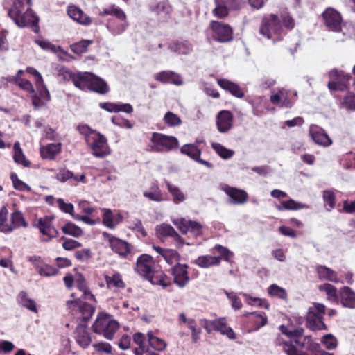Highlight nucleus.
Returning <instances> with one entry per match:
<instances>
[{
    "instance_id": "obj_17",
    "label": "nucleus",
    "mask_w": 355,
    "mask_h": 355,
    "mask_svg": "<svg viewBox=\"0 0 355 355\" xmlns=\"http://www.w3.org/2000/svg\"><path fill=\"white\" fill-rule=\"evenodd\" d=\"M104 237L109 241L112 250L117 253L120 257H126L130 252V248L128 243L119 238L104 232Z\"/></svg>"
},
{
    "instance_id": "obj_2",
    "label": "nucleus",
    "mask_w": 355,
    "mask_h": 355,
    "mask_svg": "<svg viewBox=\"0 0 355 355\" xmlns=\"http://www.w3.org/2000/svg\"><path fill=\"white\" fill-rule=\"evenodd\" d=\"M30 6L31 3L15 0L9 9V16L19 27L34 26L37 24L39 19L30 8Z\"/></svg>"
},
{
    "instance_id": "obj_33",
    "label": "nucleus",
    "mask_w": 355,
    "mask_h": 355,
    "mask_svg": "<svg viewBox=\"0 0 355 355\" xmlns=\"http://www.w3.org/2000/svg\"><path fill=\"white\" fill-rule=\"evenodd\" d=\"M322 312H308L306 315V325L312 330L325 329L326 326L322 321Z\"/></svg>"
},
{
    "instance_id": "obj_18",
    "label": "nucleus",
    "mask_w": 355,
    "mask_h": 355,
    "mask_svg": "<svg viewBox=\"0 0 355 355\" xmlns=\"http://www.w3.org/2000/svg\"><path fill=\"white\" fill-rule=\"evenodd\" d=\"M293 95L285 89H279L277 92H274L270 96V101L273 105L277 106L290 107L293 103L291 98Z\"/></svg>"
},
{
    "instance_id": "obj_12",
    "label": "nucleus",
    "mask_w": 355,
    "mask_h": 355,
    "mask_svg": "<svg viewBox=\"0 0 355 355\" xmlns=\"http://www.w3.org/2000/svg\"><path fill=\"white\" fill-rule=\"evenodd\" d=\"M209 29L211 31L214 39L219 42H227L232 39L233 30L228 24L212 21Z\"/></svg>"
},
{
    "instance_id": "obj_9",
    "label": "nucleus",
    "mask_w": 355,
    "mask_h": 355,
    "mask_svg": "<svg viewBox=\"0 0 355 355\" xmlns=\"http://www.w3.org/2000/svg\"><path fill=\"white\" fill-rule=\"evenodd\" d=\"M171 222L182 233H190L194 238L202 234V225L197 221L187 220L184 218H171Z\"/></svg>"
},
{
    "instance_id": "obj_59",
    "label": "nucleus",
    "mask_w": 355,
    "mask_h": 355,
    "mask_svg": "<svg viewBox=\"0 0 355 355\" xmlns=\"http://www.w3.org/2000/svg\"><path fill=\"white\" fill-rule=\"evenodd\" d=\"M99 15L104 17L107 15H113L114 17H123V11L116 6L115 5H112L105 9H103L99 12Z\"/></svg>"
},
{
    "instance_id": "obj_23",
    "label": "nucleus",
    "mask_w": 355,
    "mask_h": 355,
    "mask_svg": "<svg viewBox=\"0 0 355 355\" xmlns=\"http://www.w3.org/2000/svg\"><path fill=\"white\" fill-rule=\"evenodd\" d=\"M67 12L71 19L82 26H87L92 23V18L76 6H68Z\"/></svg>"
},
{
    "instance_id": "obj_13",
    "label": "nucleus",
    "mask_w": 355,
    "mask_h": 355,
    "mask_svg": "<svg viewBox=\"0 0 355 355\" xmlns=\"http://www.w3.org/2000/svg\"><path fill=\"white\" fill-rule=\"evenodd\" d=\"M330 80L328 87L330 90L343 91L348 87L350 76L339 71L337 69L331 70L329 73Z\"/></svg>"
},
{
    "instance_id": "obj_39",
    "label": "nucleus",
    "mask_w": 355,
    "mask_h": 355,
    "mask_svg": "<svg viewBox=\"0 0 355 355\" xmlns=\"http://www.w3.org/2000/svg\"><path fill=\"white\" fill-rule=\"evenodd\" d=\"M317 272L320 279L332 282L334 283H338L340 282L337 273L324 266H319L317 268Z\"/></svg>"
},
{
    "instance_id": "obj_50",
    "label": "nucleus",
    "mask_w": 355,
    "mask_h": 355,
    "mask_svg": "<svg viewBox=\"0 0 355 355\" xmlns=\"http://www.w3.org/2000/svg\"><path fill=\"white\" fill-rule=\"evenodd\" d=\"M17 302L23 307L29 309L30 311H36L37 306L33 300L28 297L27 294L24 292H21L17 296Z\"/></svg>"
},
{
    "instance_id": "obj_29",
    "label": "nucleus",
    "mask_w": 355,
    "mask_h": 355,
    "mask_svg": "<svg viewBox=\"0 0 355 355\" xmlns=\"http://www.w3.org/2000/svg\"><path fill=\"white\" fill-rule=\"evenodd\" d=\"M155 79L163 83H171L175 85H182L184 82L182 77L171 71H163L154 76Z\"/></svg>"
},
{
    "instance_id": "obj_51",
    "label": "nucleus",
    "mask_w": 355,
    "mask_h": 355,
    "mask_svg": "<svg viewBox=\"0 0 355 355\" xmlns=\"http://www.w3.org/2000/svg\"><path fill=\"white\" fill-rule=\"evenodd\" d=\"M340 107L347 111H355V94L347 93L340 102Z\"/></svg>"
},
{
    "instance_id": "obj_35",
    "label": "nucleus",
    "mask_w": 355,
    "mask_h": 355,
    "mask_svg": "<svg viewBox=\"0 0 355 355\" xmlns=\"http://www.w3.org/2000/svg\"><path fill=\"white\" fill-rule=\"evenodd\" d=\"M217 83L221 88L228 91L233 96L237 98H242L244 96L243 90L237 84L227 79H218Z\"/></svg>"
},
{
    "instance_id": "obj_31",
    "label": "nucleus",
    "mask_w": 355,
    "mask_h": 355,
    "mask_svg": "<svg viewBox=\"0 0 355 355\" xmlns=\"http://www.w3.org/2000/svg\"><path fill=\"white\" fill-rule=\"evenodd\" d=\"M340 301L348 309H355V292L348 286L343 287L339 291Z\"/></svg>"
},
{
    "instance_id": "obj_25",
    "label": "nucleus",
    "mask_w": 355,
    "mask_h": 355,
    "mask_svg": "<svg viewBox=\"0 0 355 355\" xmlns=\"http://www.w3.org/2000/svg\"><path fill=\"white\" fill-rule=\"evenodd\" d=\"M216 125L220 132H228L233 126V114L227 110L220 111L216 116Z\"/></svg>"
},
{
    "instance_id": "obj_19",
    "label": "nucleus",
    "mask_w": 355,
    "mask_h": 355,
    "mask_svg": "<svg viewBox=\"0 0 355 355\" xmlns=\"http://www.w3.org/2000/svg\"><path fill=\"white\" fill-rule=\"evenodd\" d=\"M26 71L33 76L35 87L38 94L40 95L42 100L49 101L51 98L50 94L46 85H44L43 78L40 73L35 68L31 67H27Z\"/></svg>"
},
{
    "instance_id": "obj_1",
    "label": "nucleus",
    "mask_w": 355,
    "mask_h": 355,
    "mask_svg": "<svg viewBox=\"0 0 355 355\" xmlns=\"http://www.w3.org/2000/svg\"><path fill=\"white\" fill-rule=\"evenodd\" d=\"M78 130L81 135H84L85 141L94 156L103 158L110 154L107 139L103 135L91 129L85 124L78 125Z\"/></svg>"
},
{
    "instance_id": "obj_16",
    "label": "nucleus",
    "mask_w": 355,
    "mask_h": 355,
    "mask_svg": "<svg viewBox=\"0 0 355 355\" xmlns=\"http://www.w3.org/2000/svg\"><path fill=\"white\" fill-rule=\"evenodd\" d=\"M221 190L228 196V202L232 205H244L248 201V195L244 190L227 184L221 185Z\"/></svg>"
},
{
    "instance_id": "obj_10",
    "label": "nucleus",
    "mask_w": 355,
    "mask_h": 355,
    "mask_svg": "<svg viewBox=\"0 0 355 355\" xmlns=\"http://www.w3.org/2000/svg\"><path fill=\"white\" fill-rule=\"evenodd\" d=\"M202 325L209 334L213 331H216L220 332L222 335L226 336L230 339L236 338L234 331L227 326L225 318L213 320H204L202 321Z\"/></svg>"
},
{
    "instance_id": "obj_60",
    "label": "nucleus",
    "mask_w": 355,
    "mask_h": 355,
    "mask_svg": "<svg viewBox=\"0 0 355 355\" xmlns=\"http://www.w3.org/2000/svg\"><path fill=\"white\" fill-rule=\"evenodd\" d=\"M321 343L329 350L336 349L338 345V340L331 334L324 335L321 339Z\"/></svg>"
},
{
    "instance_id": "obj_45",
    "label": "nucleus",
    "mask_w": 355,
    "mask_h": 355,
    "mask_svg": "<svg viewBox=\"0 0 355 355\" xmlns=\"http://www.w3.org/2000/svg\"><path fill=\"white\" fill-rule=\"evenodd\" d=\"M76 341L83 348L88 347L92 342L89 333L83 327L77 329Z\"/></svg>"
},
{
    "instance_id": "obj_14",
    "label": "nucleus",
    "mask_w": 355,
    "mask_h": 355,
    "mask_svg": "<svg viewBox=\"0 0 355 355\" xmlns=\"http://www.w3.org/2000/svg\"><path fill=\"white\" fill-rule=\"evenodd\" d=\"M325 26L331 31L338 32L341 30L343 19L340 13L333 8H327L322 13Z\"/></svg>"
},
{
    "instance_id": "obj_4",
    "label": "nucleus",
    "mask_w": 355,
    "mask_h": 355,
    "mask_svg": "<svg viewBox=\"0 0 355 355\" xmlns=\"http://www.w3.org/2000/svg\"><path fill=\"white\" fill-rule=\"evenodd\" d=\"M259 33L272 43L282 40L286 34L280 21L273 15L263 19L259 28Z\"/></svg>"
},
{
    "instance_id": "obj_38",
    "label": "nucleus",
    "mask_w": 355,
    "mask_h": 355,
    "mask_svg": "<svg viewBox=\"0 0 355 355\" xmlns=\"http://www.w3.org/2000/svg\"><path fill=\"white\" fill-rule=\"evenodd\" d=\"M146 279L152 284L159 285L163 288H166L170 284L169 279L161 270H153L152 272L150 273V275L147 276Z\"/></svg>"
},
{
    "instance_id": "obj_40",
    "label": "nucleus",
    "mask_w": 355,
    "mask_h": 355,
    "mask_svg": "<svg viewBox=\"0 0 355 355\" xmlns=\"http://www.w3.org/2000/svg\"><path fill=\"white\" fill-rule=\"evenodd\" d=\"M242 295L245 297V302L252 307L263 309H268L270 308V304L266 299L253 297L246 293H243Z\"/></svg>"
},
{
    "instance_id": "obj_27",
    "label": "nucleus",
    "mask_w": 355,
    "mask_h": 355,
    "mask_svg": "<svg viewBox=\"0 0 355 355\" xmlns=\"http://www.w3.org/2000/svg\"><path fill=\"white\" fill-rule=\"evenodd\" d=\"M187 268L186 264H177L173 268L174 282L180 288L184 287L189 282Z\"/></svg>"
},
{
    "instance_id": "obj_22",
    "label": "nucleus",
    "mask_w": 355,
    "mask_h": 355,
    "mask_svg": "<svg viewBox=\"0 0 355 355\" xmlns=\"http://www.w3.org/2000/svg\"><path fill=\"white\" fill-rule=\"evenodd\" d=\"M135 270L145 278L149 276L154 270V261L152 257L144 254L138 257Z\"/></svg>"
},
{
    "instance_id": "obj_54",
    "label": "nucleus",
    "mask_w": 355,
    "mask_h": 355,
    "mask_svg": "<svg viewBox=\"0 0 355 355\" xmlns=\"http://www.w3.org/2000/svg\"><path fill=\"white\" fill-rule=\"evenodd\" d=\"M182 154H185L192 158L193 160L198 159L200 155V150L194 144H185L180 148Z\"/></svg>"
},
{
    "instance_id": "obj_15",
    "label": "nucleus",
    "mask_w": 355,
    "mask_h": 355,
    "mask_svg": "<svg viewBox=\"0 0 355 355\" xmlns=\"http://www.w3.org/2000/svg\"><path fill=\"white\" fill-rule=\"evenodd\" d=\"M37 227L42 234L41 240L48 242L58 236L57 230L52 225V218L45 216L37 220Z\"/></svg>"
},
{
    "instance_id": "obj_34",
    "label": "nucleus",
    "mask_w": 355,
    "mask_h": 355,
    "mask_svg": "<svg viewBox=\"0 0 355 355\" xmlns=\"http://www.w3.org/2000/svg\"><path fill=\"white\" fill-rule=\"evenodd\" d=\"M35 42L42 49L46 51H51L52 53H57L59 58L62 60H65L64 56L69 57V54L66 51H64L60 46H56L48 40L43 39H37L35 40Z\"/></svg>"
},
{
    "instance_id": "obj_62",
    "label": "nucleus",
    "mask_w": 355,
    "mask_h": 355,
    "mask_svg": "<svg viewBox=\"0 0 355 355\" xmlns=\"http://www.w3.org/2000/svg\"><path fill=\"white\" fill-rule=\"evenodd\" d=\"M56 204L58 205V207L62 211L69 214L73 218V216H76V214H74L73 211L74 207L71 203L66 202L62 198H58L56 200Z\"/></svg>"
},
{
    "instance_id": "obj_41",
    "label": "nucleus",
    "mask_w": 355,
    "mask_h": 355,
    "mask_svg": "<svg viewBox=\"0 0 355 355\" xmlns=\"http://www.w3.org/2000/svg\"><path fill=\"white\" fill-rule=\"evenodd\" d=\"M105 281L107 288L110 289H121L125 287V283L119 272H114L112 275H106Z\"/></svg>"
},
{
    "instance_id": "obj_37",
    "label": "nucleus",
    "mask_w": 355,
    "mask_h": 355,
    "mask_svg": "<svg viewBox=\"0 0 355 355\" xmlns=\"http://www.w3.org/2000/svg\"><path fill=\"white\" fill-rule=\"evenodd\" d=\"M275 207L277 210L283 211L308 209L309 206L293 199H289L288 200L281 201L279 204L275 205Z\"/></svg>"
},
{
    "instance_id": "obj_49",
    "label": "nucleus",
    "mask_w": 355,
    "mask_h": 355,
    "mask_svg": "<svg viewBox=\"0 0 355 355\" xmlns=\"http://www.w3.org/2000/svg\"><path fill=\"white\" fill-rule=\"evenodd\" d=\"M180 320L184 323H187L188 324V327L192 331V340L193 343H196L200 338L201 330L200 329L196 328L194 320L193 319L187 318L186 315L184 313H181L180 315Z\"/></svg>"
},
{
    "instance_id": "obj_42",
    "label": "nucleus",
    "mask_w": 355,
    "mask_h": 355,
    "mask_svg": "<svg viewBox=\"0 0 355 355\" xmlns=\"http://www.w3.org/2000/svg\"><path fill=\"white\" fill-rule=\"evenodd\" d=\"M171 51L177 53L178 54H188L192 50L191 44L187 42H173L168 46Z\"/></svg>"
},
{
    "instance_id": "obj_36",
    "label": "nucleus",
    "mask_w": 355,
    "mask_h": 355,
    "mask_svg": "<svg viewBox=\"0 0 355 355\" xmlns=\"http://www.w3.org/2000/svg\"><path fill=\"white\" fill-rule=\"evenodd\" d=\"M144 197L149 199L151 201L160 202L164 200V196L159 189L157 183L152 184L150 187L143 192Z\"/></svg>"
},
{
    "instance_id": "obj_3",
    "label": "nucleus",
    "mask_w": 355,
    "mask_h": 355,
    "mask_svg": "<svg viewBox=\"0 0 355 355\" xmlns=\"http://www.w3.org/2000/svg\"><path fill=\"white\" fill-rule=\"evenodd\" d=\"M74 85L81 90L89 89L105 94L109 91V86L102 78L88 72H78L73 78Z\"/></svg>"
},
{
    "instance_id": "obj_43",
    "label": "nucleus",
    "mask_w": 355,
    "mask_h": 355,
    "mask_svg": "<svg viewBox=\"0 0 355 355\" xmlns=\"http://www.w3.org/2000/svg\"><path fill=\"white\" fill-rule=\"evenodd\" d=\"M166 185L173 197V201L175 204H179L185 200L186 196L178 187L171 184L168 181H166Z\"/></svg>"
},
{
    "instance_id": "obj_26",
    "label": "nucleus",
    "mask_w": 355,
    "mask_h": 355,
    "mask_svg": "<svg viewBox=\"0 0 355 355\" xmlns=\"http://www.w3.org/2000/svg\"><path fill=\"white\" fill-rule=\"evenodd\" d=\"M123 17H115V19H110L107 24V30L113 35H119L122 34L129 26L127 20V16L123 12Z\"/></svg>"
},
{
    "instance_id": "obj_57",
    "label": "nucleus",
    "mask_w": 355,
    "mask_h": 355,
    "mask_svg": "<svg viewBox=\"0 0 355 355\" xmlns=\"http://www.w3.org/2000/svg\"><path fill=\"white\" fill-rule=\"evenodd\" d=\"M93 43L92 40H83L70 46L71 50L76 54H82L87 51L89 45Z\"/></svg>"
},
{
    "instance_id": "obj_11",
    "label": "nucleus",
    "mask_w": 355,
    "mask_h": 355,
    "mask_svg": "<svg viewBox=\"0 0 355 355\" xmlns=\"http://www.w3.org/2000/svg\"><path fill=\"white\" fill-rule=\"evenodd\" d=\"M64 282L68 288L76 286L82 293L84 299L86 300H94V296L89 291L84 277L80 273H76L75 275L67 274L64 277Z\"/></svg>"
},
{
    "instance_id": "obj_8",
    "label": "nucleus",
    "mask_w": 355,
    "mask_h": 355,
    "mask_svg": "<svg viewBox=\"0 0 355 355\" xmlns=\"http://www.w3.org/2000/svg\"><path fill=\"white\" fill-rule=\"evenodd\" d=\"M281 331L288 336L291 340L296 343L300 348L306 347L308 349L315 352L320 348L318 343L313 341L310 336H306L302 340L303 335V329L296 328L295 329L292 326L286 327L285 325L280 326Z\"/></svg>"
},
{
    "instance_id": "obj_55",
    "label": "nucleus",
    "mask_w": 355,
    "mask_h": 355,
    "mask_svg": "<svg viewBox=\"0 0 355 355\" xmlns=\"http://www.w3.org/2000/svg\"><path fill=\"white\" fill-rule=\"evenodd\" d=\"M64 234L73 237H80L83 234V230L80 227L72 223H68L62 227Z\"/></svg>"
},
{
    "instance_id": "obj_5",
    "label": "nucleus",
    "mask_w": 355,
    "mask_h": 355,
    "mask_svg": "<svg viewBox=\"0 0 355 355\" xmlns=\"http://www.w3.org/2000/svg\"><path fill=\"white\" fill-rule=\"evenodd\" d=\"M119 326V323L109 314L101 312L93 324V329L95 333L102 335L107 340H112Z\"/></svg>"
},
{
    "instance_id": "obj_63",
    "label": "nucleus",
    "mask_w": 355,
    "mask_h": 355,
    "mask_svg": "<svg viewBox=\"0 0 355 355\" xmlns=\"http://www.w3.org/2000/svg\"><path fill=\"white\" fill-rule=\"evenodd\" d=\"M224 293L226 295L227 297L230 300L232 307L234 309H240L242 307V302L241 300L237 296V294L234 292H229L227 291L224 290Z\"/></svg>"
},
{
    "instance_id": "obj_48",
    "label": "nucleus",
    "mask_w": 355,
    "mask_h": 355,
    "mask_svg": "<svg viewBox=\"0 0 355 355\" xmlns=\"http://www.w3.org/2000/svg\"><path fill=\"white\" fill-rule=\"evenodd\" d=\"M156 234L159 239L171 236L176 233L175 229L170 225L162 223L155 227Z\"/></svg>"
},
{
    "instance_id": "obj_32",
    "label": "nucleus",
    "mask_w": 355,
    "mask_h": 355,
    "mask_svg": "<svg viewBox=\"0 0 355 355\" xmlns=\"http://www.w3.org/2000/svg\"><path fill=\"white\" fill-rule=\"evenodd\" d=\"M221 259L220 256L201 255L193 261V263L201 268H209L218 266Z\"/></svg>"
},
{
    "instance_id": "obj_20",
    "label": "nucleus",
    "mask_w": 355,
    "mask_h": 355,
    "mask_svg": "<svg viewBox=\"0 0 355 355\" xmlns=\"http://www.w3.org/2000/svg\"><path fill=\"white\" fill-rule=\"evenodd\" d=\"M309 135L312 140L319 146L328 147L332 144V140L325 131L316 125H311L310 126Z\"/></svg>"
},
{
    "instance_id": "obj_47",
    "label": "nucleus",
    "mask_w": 355,
    "mask_h": 355,
    "mask_svg": "<svg viewBox=\"0 0 355 355\" xmlns=\"http://www.w3.org/2000/svg\"><path fill=\"white\" fill-rule=\"evenodd\" d=\"M13 159L15 162L19 164L27 167L30 165V162L26 159L22 149L20 147L19 142H15L13 146Z\"/></svg>"
},
{
    "instance_id": "obj_61",
    "label": "nucleus",
    "mask_w": 355,
    "mask_h": 355,
    "mask_svg": "<svg viewBox=\"0 0 355 355\" xmlns=\"http://www.w3.org/2000/svg\"><path fill=\"white\" fill-rule=\"evenodd\" d=\"M296 346L292 343H285L284 345V351L288 355H306L296 343Z\"/></svg>"
},
{
    "instance_id": "obj_58",
    "label": "nucleus",
    "mask_w": 355,
    "mask_h": 355,
    "mask_svg": "<svg viewBox=\"0 0 355 355\" xmlns=\"http://www.w3.org/2000/svg\"><path fill=\"white\" fill-rule=\"evenodd\" d=\"M323 200L324 206L328 211L331 210L335 206L336 196L331 190H325L323 191Z\"/></svg>"
},
{
    "instance_id": "obj_7",
    "label": "nucleus",
    "mask_w": 355,
    "mask_h": 355,
    "mask_svg": "<svg viewBox=\"0 0 355 355\" xmlns=\"http://www.w3.org/2000/svg\"><path fill=\"white\" fill-rule=\"evenodd\" d=\"M179 146L178 139L173 136L153 132L148 145L150 150L157 153L168 152Z\"/></svg>"
},
{
    "instance_id": "obj_30",
    "label": "nucleus",
    "mask_w": 355,
    "mask_h": 355,
    "mask_svg": "<svg viewBox=\"0 0 355 355\" xmlns=\"http://www.w3.org/2000/svg\"><path fill=\"white\" fill-rule=\"evenodd\" d=\"M154 250L162 257L164 261L169 265H177L180 260V254L175 250L162 248L159 246L153 245Z\"/></svg>"
},
{
    "instance_id": "obj_21",
    "label": "nucleus",
    "mask_w": 355,
    "mask_h": 355,
    "mask_svg": "<svg viewBox=\"0 0 355 355\" xmlns=\"http://www.w3.org/2000/svg\"><path fill=\"white\" fill-rule=\"evenodd\" d=\"M16 84L21 89L27 91L31 95L33 104L35 107H40L45 104L48 101H42L40 98V95L38 94L37 89H33L32 83L26 79H23L21 77L15 78Z\"/></svg>"
},
{
    "instance_id": "obj_28",
    "label": "nucleus",
    "mask_w": 355,
    "mask_h": 355,
    "mask_svg": "<svg viewBox=\"0 0 355 355\" xmlns=\"http://www.w3.org/2000/svg\"><path fill=\"white\" fill-rule=\"evenodd\" d=\"M103 212V223L108 228L114 229L119 224L123 219L121 214L117 211H113L110 209H102Z\"/></svg>"
},
{
    "instance_id": "obj_6",
    "label": "nucleus",
    "mask_w": 355,
    "mask_h": 355,
    "mask_svg": "<svg viewBox=\"0 0 355 355\" xmlns=\"http://www.w3.org/2000/svg\"><path fill=\"white\" fill-rule=\"evenodd\" d=\"M20 227H27L22 214L16 211L9 216L8 209L3 207L0 210V231L8 233Z\"/></svg>"
},
{
    "instance_id": "obj_44",
    "label": "nucleus",
    "mask_w": 355,
    "mask_h": 355,
    "mask_svg": "<svg viewBox=\"0 0 355 355\" xmlns=\"http://www.w3.org/2000/svg\"><path fill=\"white\" fill-rule=\"evenodd\" d=\"M320 291L324 292L327 299L333 302L338 303L339 297L336 288L330 284H324L318 287Z\"/></svg>"
},
{
    "instance_id": "obj_56",
    "label": "nucleus",
    "mask_w": 355,
    "mask_h": 355,
    "mask_svg": "<svg viewBox=\"0 0 355 355\" xmlns=\"http://www.w3.org/2000/svg\"><path fill=\"white\" fill-rule=\"evenodd\" d=\"M211 146L215 152L223 159H229L234 154L233 150L226 148L219 143H212Z\"/></svg>"
},
{
    "instance_id": "obj_24",
    "label": "nucleus",
    "mask_w": 355,
    "mask_h": 355,
    "mask_svg": "<svg viewBox=\"0 0 355 355\" xmlns=\"http://www.w3.org/2000/svg\"><path fill=\"white\" fill-rule=\"evenodd\" d=\"M62 145L60 142L41 145L40 154L42 159L54 160L62 152Z\"/></svg>"
},
{
    "instance_id": "obj_52",
    "label": "nucleus",
    "mask_w": 355,
    "mask_h": 355,
    "mask_svg": "<svg viewBox=\"0 0 355 355\" xmlns=\"http://www.w3.org/2000/svg\"><path fill=\"white\" fill-rule=\"evenodd\" d=\"M163 121L168 127L173 128L179 126L182 124L180 117L172 112H167L163 118Z\"/></svg>"
},
{
    "instance_id": "obj_64",
    "label": "nucleus",
    "mask_w": 355,
    "mask_h": 355,
    "mask_svg": "<svg viewBox=\"0 0 355 355\" xmlns=\"http://www.w3.org/2000/svg\"><path fill=\"white\" fill-rule=\"evenodd\" d=\"M38 273L41 276L44 277H51L54 276L58 274V270L54 267L45 264L44 263L42 265L40 268L37 270Z\"/></svg>"
},
{
    "instance_id": "obj_46",
    "label": "nucleus",
    "mask_w": 355,
    "mask_h": 355,
    "mask_svg": "<svg viewBox=\"0 0 355 355\" xmlns=\"http://www.w3.org/2000/svg\"><path fill=\"white\" fill-rule=\"evenodd\" d=\"M267 293L268 295L272 297H276L283 300H286L288 297V293L286 289L276 284H272L269 286L267 289Z\"/></svg>"
},
{
    "instance_id": "obj_53",
    "label": "nucleus",
    "mask_w": 355,
    "mask_h": 355,
    "mask_svg": "<svg viewBox=\"0 0 355 355\" xmlns=\"http://www.w3.org/2000/svg\"><path fill=\"white\" fill-rule=\"evenodd\" d=\"M148 343L150 345L155 349L158 351L164 350L166 347V342L153 335L151 331L148 333Z\"/></svg>"
}]
</instances>
